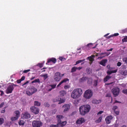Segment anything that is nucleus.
<instances>
[{
    "label": "nucleus",
    "instance_id": "nucleus-54",
    "mask_svg": "<svg viewBox=\"0 0 127 127\" xmlns=\"http://www.w3.org/2000/svg\"><path fill=\"white\" fill-rule=\"evenodd\" d=\"M69 87L68 86V85H65L64 86V88L65 89V90H67V89H69Z\"/></svg>",
    "mask_w": 127,
    "mask_h": 127
},
{
    "label": "nucleus",
    "instance_id": "nucleus-17",
    "mask_svg": "<svg viewBox=\"0 0 127 127\" xmlns=\"http://www.w3.org/2000/svg\"><path fill=\"white\" fill-rule=\"evenodd\" d=\"M67 124V122L66 121H60L58 123V125L59 127H63L64 126H65Z\"/></svg>",
    "mask_w": 127,
    "mask_h": 127
},
{
    "label": "nucleus",
    "instance_id": "nucleus-2",
    "mask_svg": "<svg viewBox=\"0 0 127 127\" xmlns=\"http://www.w3.org/2000/svg\"><path fill=\"white\" fill-rule=\"evenodd\" d=\"M82 94H83L82 89L76 88L72 91L71 94V97L72 99H78V98H80L82 96Z\"/></svg>",
    "mask_w": 127,
    "mask_h": 127
},
{
    "label": "nucleus",
    "instance_id": "nucleus-20",
    "mask_svg": "<svg viewBox=\"0 0 127 127\" xmlns=\"http://www.w3.org/2000/svg\"><path fill=\"white\" fill-rule=\"evenodd\" d=\"M56 100L57 101L59 102V104H62V103H65V100L62 99L61 98L59 99V98H56Z\"/></svg>",
    "mask_w": 127,
    "mask_h": 127
},
{
    "label": "nucleus",
    "instance_id": "nucleus-44",
    "mask_svg": "<svg viewBox=\"0 0 127 127\" xmlns=\"http://www.w3.org/2000/svg\"><path fill=\"white\" fill-rule=\"evenodd\" d=\"M97 85H98V81L97 80H95L94 81V86L96 87V86H97Z\"/></svg>",
    "mask_w": 127,
    "mask_h": 127
},
{
    "label": "nucleus",
    "instance_id": "nucleus-41",
    "mask_svg": "<svg viewBox=\"0 0 127 127\" xmlns=\"http://www.w3.org/2000/svg\"><path fill=\"white\" fill-rule=\"evenodd\" d=\"M78 104H79V101L78 100L74 101V106H77V105H78Z\"/></svg>",
    "mask_w": 127,
    "mask_h": 127
},
{
    "label": "nucleus",
    "instance_id": "nucleus-16",
    "mask_svg": "<svg viewBox=\"0 0 127 127\" xmlns=\"http://www.w3.org/2000/svg\"><path fill=\"white\" fill-rule=\"evenodd\" d=\"M21 117H22V118H23V119H30V114H29L28 113H25L23 114H22Z\"/></svg>",
    "mask_w": 127,
    "mask_h": 127
},
{
    "label": "nucleus",
    "instance_id": "nucleus-60",
    "mask_svg": "<svg viewBox=\"0 0 127 127\" xmlns=\"http://www.w3.org/2000/svg\"><path fill=\"white\" fill-rule=\"evenodd\" d=\"M103 113H104V112H103V111H99V112L98 113L97 115H102V114H103Z\"/></svg>",
    "mask_w": 127,
    "mask_h": 127
},
{
    "label": "nucleus",
    "instance_id": "nucleus-49",
    "mask_svg": "<svg viewBox=\"0 0 127 127\" xmlns=\"http://www.w3.org/2000/svg\"><path fill=\"white\" fill-rule=\"evenodd\" d=\"M22 81H24V80H25V76H23L21 77V78L20 79Z\"/></svg>",
    "mask_w": 127,
    "mask_h": 127
},
{
    "label": "nucleus",
    "instance_id": "nucleus-55",
    "mask_svg": "<svg viewBox=\"0 0 127 127\" xmlns=\"http://www.w3.org/2000/svg\"><path fill=\"white\" fill-rule=\"evenodd\" d=\"M29 83V81H27L26 82H25L24 84H23L22 86L24 87L25 85H26L27 84H28Z\"/></svg>",
    "mask_w": 127,
    "mask_h": 127
},
{
    "label": "nucleus",
    "instance_id": "nucleus-15",
    "mask_svg": "<svg viewBox=\"0 0 127 127\" xmlns=\"http://www.w3.org/2000/svg\"><path fill=\"white\" fill-rule=\"evenodd\" d=\"M85 119L83 118H81L78 119L76 123L77 125H82V124L85 123Z\"/></svg>",
    "mask_w": 127,
    "mask_h": 127
},
{
    "label": "nucleus",
    "instance_id": "nucleus-45",
    "mask_svg": "<svg viewBox=\"0 0 127 127\" xmlns=\"http://www.w3.org/2000/svg\"><path fill=\"white\" fill-rule=\"evenodd\" d=\"M38 66H39V67H40V68H42V67H43V64H42V63L39 64H38Z\"/></svg>",
    "mask_w": 127,
    "mask_h": 127
},
{
    "label": "nucleus",
    "instance_id": "nucleus-21",
    "mask_svg": "<svg viewBox=\"0 0 127 127\" xmlns=\"http://www.w3.org/2000/svg\"><path fill=\"white\" fill-rule=\"evenodd\" d=\"M30 91L33 93V94H35V93L37 92V89L35 88L34 87H33L30 89Z\"/></svg>",
    "mask_w": 127,
    "mask_h": 127
},
{
    "label": "nucleus",
    "instance_id": "nucleus-63",
    "mask_svg": "<svg viewBox=\"0 0 127 127\" xmlns=\"http://www.w3.org/2000/svg\"><path fill=\"white\" fill-rule=\"evenodd\" d=\"M34 79H35V76H33V77H32L30 78V80H34Z\"/></svg>",
    "mask_w": 127,
    "mask_h": 127
},
{
    "label": "nucleus",
    "instance_id": "nucleus-38",
    "mask_svg": "<svg viewBox=\"0 0 127 127\" xmlns=\"http://www.w3.org/2000/svg\"><path fill=\"white\" fill-rule=\"evenodd\" d=\"M122 42H127V36H126L122 39Z\"/></svg>",
    "mask_w": 127,
    "mask_h": 127
},
{
    "label": "nucleus",
    "instance_id": "nucleus-31",
    "mask_svg": "<svg viewBox=\"0 0 127 127\" xmlns=\"http://www.w3.org/2000/svg\"><path fill=\"white\" fill-rule=\"evenodd\" d=\"M100 101L97 100V99H93L92 100L93 104H100Z\"/></svg>",
    "mask_w": 127,
    "mask_h": 127
},
{
    "label": "nucleus",
    "instance_id": "nucleus-14",
    "mask_svg": "<svg viewBox=\"0 0 127 127\" xmlns=\"http://www.w3.org/2000/svg\"><path fill=\"white\" fill-rule=\"evenodd\" d=\"M56 84L50 85L48 86L47 91L48 92H51L53 89H55L56 88Z\"/></svg>",
    "mask_w": 127,
    "mask_h": 127
},
{
    "label": "nucleus",
    "instance_id": "nucleus-11",
    "mask_svg": "<svg viewBox=\"0 0 127 127\" xmlns=\"http://www.w3.org/2000/svg\"><path fill=\"white\" fill-rule=\"evenodd\" d=\"M63 109H64V113H67L69 110H70V105L65 104L63 106Z\"/></svg>",
    "mask_w": 127,
    "mask_h": 127
},
{
    "label": "nucleus",
    "instance_id": "nucleus-59",
    "mask_svg": "<svg viewBox=\"0 0 127 127\" xmlns=\"http://www.w3.org/2000/svg\"><path fill=\"white\" fill-rule=\"evenodd\" d=\"M3 105H4V102H2L0 104V108H2L3 107Z\"/></svg>",
    "mask_w": 127,
    "mask_h": 127
},
{
    "label": "nucleus",
    "instance_id": "nucleus-52",
    "mask_svg": "<svg viewBox=\"0 0 127 127\" xmlns=\"http://www.w3.org/2000/svg\"><path fill=\"white\" fill-rule=\"evenodd\" d=\"M114 113L116 114V115H117L118 116V115H119L120 114V112L119 111H114Z\"/></svg>",
    "mask_w": 127,
    "mask_h": 127
},
{
    "label": "nucleus",
    "instance_id": "nucleus-25",
    "mask_svg": "<svg viewBox=\"0 0 127 127\" xmlns=\"http://www.w3.org/2000/svg\"><path fill=\"white\" fill-rule=\"evenodd\" d=\"M111 78H112V76L110 75H107L104 79V82H107V81H109Z\"/></svg>",
    "mask_w": 127,
    "mask_h": 127
},
{
    "label": "nucleus",
    "instance_id": "nucleus-51",
    "mask_svg": "<svg viewBox=\"0 0 127 127\" xmlns=\"http://www.w3.org/2000/svg\"><path fill=\"white\" fill-rule=\"evenodd\" d=\"M111 37H114V35H111L110 36H107L106 37L107 39H110V38H111Z\"/></svg>",
    "mask_w": 127,
    "mask_h": 127
},
{
    "label": "nucleus",
    "instance_id": "nucleus-24",
    "mask_svg": "<svg viewBox=\"0 0 127 127\" xmlns=\"http://www.w3.org/2000/svg\"><path fill=\"white\" fill-rule=\"evenodd\" d=\"M117 72H118V69H115L114 70L108 71L107 74L108 75H111V74H113V73H117Z\"/></svg>",
    "mask_w": 127,
    "mask_h": 127
},
{
    "label": "nucleus",
    "instance_id": "nucleus-62",
    "mask_svg": "<svg viewBox=\"0 0 127 127\" xmlns=\"http://www.w3.org/2000/svg\"><path fill=\"white\" fill-rule=\"evenodd\" d=\"M91 45H92V43H89V44H88L87 45H86V47H89Z\"/></svg>",
    "mask_w": 127,
    "mask_h": 127
},
{
    "label": "nucleus",
    "instance_id": "nucleus-30",
    "mask_svg": "<svg viewBox=\"0 0 127 127\" xmlns=\"http://www.w3.org/2000/svg\"><path fill=\"white\" fill-rule=\"evenodd\" d=\"M102 120H103V117H100L99 118V119L98 120H97L95 121V123L96 124H99V123H101V122H102Z\"/></svg>",
    "mask_w": 127,
    "mask_h": 127
},
{
    "label": "nucleus",
    "instance_id": "nucleus-26",
    "mask_svg": "<svg viewBox=\"0 0 127 127\" xmlns=\"http://www.w3.org/2000/svg\"><path fill=\"white\" fill-rule=\"evenodd\" d=\"M95 56L93 55L92 56L88 57V59H89L90 62L92 63L94 61V59L95 58Z\"/></svg>",
    "mask_w": 127,
    "mask_h": 127
},
{
    "label": "nucleus",
    "instance_id": "nucleus-33",
    "mask_svg": "<svg viewBox=\"0 0 127 127\" xmlns=\"http://www.w3.org/2000/svg\"><path fill=\"white\" fill-rule=\"evenodd\" d=\"M84 61H85V60H78L76 62L75 65H77V64H80V63H82V62H84Z\"/></svg>",
    "mask_w": 127,
    "mask_h": 127
},
{
    "label": "nucleus",
    "instance_id": "nucleus-27",
    "mask_svg": "<svg viewBox=\"0 0 127 127\" xmlns=\"http://www.w3.org/2000/svg\"><path fill=\"white\" fill-rule=\"evenodd\" d=\"M34 106H36V107H40V106H41V103L38 101H35Z\"/></svg>",
    "mask_w": 127,
    "mask_h": 127
},
{
    "label": "nucleus",
    "instance_id": "nucleus-53",
    "mask_svg": "<svg viewBox=\"0 0 127 127\" xmlns=\"http://www.w3.org/2000/svg\"><path fill=\"white\" fill-rule=\"evenodd\" d=\"M4 113H5V108L1 111V114H4Z\"/></svg>",
    "mask_w": 127,
    "mask_h": 127
},
{
    "label": "nucleus",
    "instance_id": "nucleus-34",
    "mask_svg": "<svg viewBox=\"0 0 127 127\" xmlns=\"http://www.w3.org/2000/svg\"><path fill=\"white\" fill-rule=\"evenodd\" d=\"M39 82H40L39 78H37V79H35L34 81H32L31 83L32 84H34V83H39Z\"/></svg>",
    "mask_w": 127,
    "mask_h": 127
},
{
    "label": "nucleus",
    "instance_id": "nucleus-47",
    "mask_svg": "<svg viewBox=\"0 0 127 127\" xmlns=\"http://www.w3.org/2000/svg\"><path fill=\"white\" fill-rule=\"evenodd\" d=\"M117 66L118 67H121V66H122V63L120 62H119L118 63H117Z\"/></svg>",
    "mask_w": 127,
    "mask_h": 127
},
{
    "label": "nucleus",
    "instance_id": "nucleus-36",
    "mask_svg": "<svg viewBox=\"0 0 127 127\" xmlns=\"http://www.w3.org/2000/svg\"><path fill=\"white\" fill-rule=\"evenodd\" d=\"M122 75H123V76H127V70H124L121 72Z\"/></svg>",
    "mask_w": 127,
    "mask_h": 127
},
{
    "label": "nucleus",
    "instance_id": "nucleus-22",
    "mask_svg": "<svg viewBox=\"0 0 127 127\" xmlns=\"http://www.w3.org/2000/svg\"><path fill=\"white\" fill-rule=\"evenodd\" d=\"M63 116L62 115H57V119L58 120V123H59L60 122H61V120L63 119Z\"/></svg>",
    "mask_w": 127,
    "mask_h": 127
},
{
    "label": "nucleus",
    "instance_id": "nucleus-5",
    "mask_svg": "<svg viewBox=\"0 0 127 127\" xmlns=\"http://www.w3.org/2000/svg\"><path fill=\"white\" fill-rule=\"evenodd\" d=\"M111 92L114 95V97H118L120 95V88L115 87L112 89Z\"/></svg>",
    "mask_w": 127,
    "mask_h": 127
},
{
    "label": "nucleus",
    "instance_id": "nucleus-56",
    "mask_svg": "<svg viewBox=\"0 0 127 127\" xmlns=\"http://www.w3.org/2000/svg\"><path fill=\"white\" fill-rule=\"evenodd\" d=\"M0 92L1 93L0 96H3V95H4V93L2 90H0Z\"/></svg>",
    "mask_w": 127,
    "mask_h": 127
},
{
    "label": "nucleus",
    "instance_id": "nucleus-1",
    "mask_svg": "<svg viewBox=\"0 0 127 127\" xmlns=\"http://www.w3.org/2000/svg\"><path fill=\"white\" fill-rule=\"evenodd\" d=\"M90 110H91L90 105H82L79 107V114L81 116H85L90 112Z\"/></svg>",
    "mask_w": 127,
    "mask_h": 127
},
{
    "label": "nucleus",
    "instance_id": "nucleus-40",
    "mask_svg": "<svg viewBox=\"0 0 127 127\" xmlns=\"http://www.w3.org/2000/svg\"><path fill=\"white\" fill-rule=\"evenodd\" d=\"M86 71L87 74H91V70H90V68H86Z\"/></svg>",
    "mask_w": 127,
    "mask_h": 127
},
{
    "label": "nucleus",
    "instance_id": "nucleus-50",
    "mask_svg": "<svg viewBox=\"0 0 127 127\" xmlns=\"http://www.w3.org/2000/svg\"><path fill=\"white\" fill-rule=\"evenodd\" d=\"M117 109H118V106H115L113 108V110L114 112L115 111H116V110H117Z\"/></svg>",
    "mask_w": 127,
    "mask_h": 127
},
{
    "label": "nucleus",
    "instance_id": "nucleus-4",
    "mask_svg": "<svg viewBox=\"0 0 127 127\" xmlns=\"http://www.w3.org/2000/svg\"><path fill=\"white\" fill-rule=\"evenodd\" d=\"M93 96V91L91 89H88L85 91L84 97L87 100L90 99Z\"/></svg>",
    "mask_w": 127,
    "mask_h": 127
},
{
    "label": "nucleus",
    "instance_id": "nucleus-6",
    "mask_svg": "<svg viewBox=\"0 0 127 127\" xmlns=\"http://www.w3.org/2000/svg\"><path fill=\"white\" fill-rule=\"evenodd\" d=\"M15 117H12L11 118V121L13 122V121H16L18 120V118L20 116V113L19 111H16L14 112Z\"/></svg>",
    "mask_w": 127,
    "mask_h": 127
},
{
    "label": "nucleus",
    "instance_id": "nucleus-46",
    "mask_svg": "<svg viewBox=\"0 0 127 127\" xmlns=\"http://www.w3.org/2000/svg\"><path fill=\"white\" fill-rule=\"evenodd\" d=\"M30 69H26V70H25L23 71V73H28V72H30Z\"/></svg>",
    "mask_w": 127,
    "mask_h": 127
},
{
    "label": "nucleus",
    "instance_id": "nucleus-37",
    "mask_svg": "<svg viewBox=\"0 0 127 127\" xmlns=\"http://www.w3.org/2000/svg\"><path fill=\"white\" fill-rule=\"evenodd\" d=\"M3 123H4V119L2 118H0V126H1Z\"/></svg>",
    "mask_w": 127,
    "mask_h": 127
},
{
    "label": "nucleus",
    "instance_id": "nucleus-23",
    "mask_svg": "<svg viewBox=\"0 0 127 127\" xmlns=\"http://www.w3.org/2000/svg\"><path fill=\"white\" fill-rule=\"evenodd\" d=\"M61 97H64V96H65L66 95V91L64 90H62L59 93Z\"/></svg>",
    "mask_w": 127,
    "mask_h": 127
},
{
    "label": "nucleus",
    "instance_id": "nucleus-10",
    "mask_svg": "<svg viewBox=\"0 0 127 127\" xmlns=\"http://www.w3.org/2000/svg\"><path fill=\"white\" fill-rule=\"evenodd\" d=\"M87 80H88V83H89V84L93 82V79H92L91 78H88V77H86V76H83L81 78H80V82H85V81H86Z\"/></svg>",
    "mask_w": 127,
    "mask_h": 127
},
{
    "label": "nucleus",
    "instance_id": "nucleus-9",
    "mask_svg": "<svg viewBox=\"0 0 127 127\" xmlns=\"http://www.w3.org/2000/svg\"><path fill=\"white\" fill-rule=\"evenodd\" d=\"M14 89V87H13V85H9L6 90V94H11V93H12V91H13Z\"/></svg>",
    "mask_w": 127,
    "mask_h": 127
},
{
    "label": "nucleus",
    "instance_id": "nucleus-48",
    "mask_svg": "<svg viewBox=\"0 0 127 127\" xmlns=\"http://www.w3.org/2000/svg\"><path fill=\"white\" fill-rule=\"evenodd\" d=\"M50 127H59V126L58 124V125H51L50 126Z\"/></svg>",
    "mask_w": 127,
    "mask_h": 127
},
{
    "label": "nucleus",
    "instance_id": "nucleus-3",
    "mask_svg": "<svg viewBox=\"0 0 127 127\" xmlns=\"http://www.w3.org/2000/svg\"><path fill=\"white\" fill-rule=\"evenodd\" d=\"M64 76V74H61L60 72H57L55 73L54 76V79L56 82H60V81L62 79V77Z\"/></svg>",
    "mask_w": 127,
    "mask_h": 127
},
{
    "label": "nucleus",
    "instance_id": "nucleus-61",
    "mask_svg": "<svg viewBox=\"0 0 127 127\" xmlns=\"http://www.w3.org/2000/svg\"><path fill=\"white\" fill-rule=\"evenodd\" d=\"M44 78H45V79H47L48 78V76L47 74H45L44 76Z\"/></svg>",
    "mask_w": 127,
    "mask_h": 127
},
{
    "label": "nucleus",
    "instance_id": "nucleus-43",
    "mask_svg": "<svg viewBox=\"0 0 127 127\" xmlns=\"http://www.w3.org/2000/svg\"><path fill=\"white\" fill-rule=\"evenodd\" d=\"M123 62H125V63H126V64H127V58H123Z\"/></svg>",
    "mask_w": 127,
    "mask_h": 127
},
{
    "label": "nucleus",
    "instance_id": "nucleus-19",
    "mask_svg": "<svg viewBox=\"0 0 127 127\" xmlns=\"http://www.w3.org/2000/svg\"><path fill=\"white\" fill-rule=\"evenodd\" d=\"M108 62V60L103 59L100 62L99 64L102 65V66H106V64Z\"/></svg>",
    "mask_w": 127,
    "mask_h": 127
},
{
    "label": "nucleus",
    "instance_id": "nucleus-28",
    "mask_svg": "<svg viewBox=\"0 0 127 127\" xmlns=\"http://www.w3.org/2000/svg\"><path fill=\"white\" fill-rule=\"evenodd\" d=\"M78 70V67H76V66H74L73 67H72L71 70V73H73L74 72H76V71Z\"/></svg>",
    "mask_w": 127,
    "mask_h": 127
},
{
    "label": "nucleus",
    "instance_id": "nucleus-8",
    "mask_svg": "<svg viewBox=\"0 0 127 127\" xmlns=\"http://www.w3.org/2000/svg\"><path fill=\"white\" fill-rule=\"evenodd\" d=\"M30 111L33 114H34V115L39 114V108L35 107V106H32L30 108Z\"/></svg>",
    "mask_w": 127,
    "mask_h": 127
},
{
    "label": "nucleus",
    "instance_id": "nucleus-12",
    "mask_svg": "<svg viewBox=\"0 0 127 127\" xmlns=\"http://www.w3.org/2000/svg\"><path fill=\"white\" fill-rule=\"evenodd\" d=\"M50 62H52L53 63H54V64H55V63L57 62V60H56V58H52L51 59H48V61L46 63V64L47 65L48 64H49Z\"/></svg>",
    "mask_w": 127,
    "mask_h": 127
},
{
    "label": "nucleus",
    "instance_id": "nucleus-64",
    "mask_svg": "<svg viewBox=\"0 0 127 127\" xmlns=\"http://www.w3.org/2000/svg\"><path fill=\"white\" fill-rule=\"evenodd\" d=\"M107 51H113V48H111V49H110L109 50H107Z\"/></svg>",
    "mask_w": 127,
    "mask_h": 127
},
{
    "label": "nucleus",
    "instance_id": "nucleus-35",
    "mask_svg": "<svg viewBox=\"0 0 127 127\" xmlns=\"http://www.w3.org/2000/svg\"><path fill=\"white\" fill-rule=\"evenodd\" d=\"M59 60H61V61L62 62H63V61H65V60H66V58H64V57H60L59 58Z\"/></svg>",
    "mask_w": 127,
    "mask_h": 127
},
{
    "label": "nucleus",
    "instance_id": "nucleus-42",
    "mask_svg": "<svg viewBox=\"0 0 127 127\" xmlns=\"http://www.w3.org/2000/svg\"><path fill=\"white\" fill-rule=\"evenodd\" d=\"M44 106H45V107H46L47 108H49V107H50V105H49V104L48 103H45L44 104Z\"/></svg>",
    "mask_w": 127,
    "mask_h": 127
},
{
    "label": "nucleus",
    "instance_id": "nucleus-13",
    "mask_svg": "<svg viewBox=\"0 0 127 127\" xmlns=\"http://www.w3.org/2000/svg\"><path fill=\"white\" fill-rule=\"evenodd\" d=\"M113 119V116L111 115L108 116L105 119V121L107 124V125H110L111 124V121H112V119Z\"/></svg>",
    "mask_w": 127,
    "mask_h": 127
},
{
    "label": "nucleus",
    "instance_id": "nucleus-29",
    "mask_svg": "<svg viewBox=\"0 0 127 127\" xmlns=\"http://www.w3.org/2000/svg\"><path fill=\"white\" fill-rule=\"evenodd\" d=\"M18 124L19 126H24L25 122H24V121L21 120L19 121Z\"/></svg>",
    "mask_w": 127,
    "mask_h": 127
},
{
    "label": "nucleus",
    "instance_id": "nucleus-18",
    "mask_svg": "<svg viewBox=\"0 0 127 127\" xmlns=\"http://www.w3.org/2000/svg\"><path fill=\"white\" fill-rule=\"evenodd\" d=\"M68 81H69V79L64 78V80H63L61 82H60L58 84V85H57V87H60V86H61V85H62V84H63V83H67V82H68Z\"/></svg>",
    "mask_w": 127,
    "mask_h": 127
},
{
    "label": "nucleus",
    "instance_id": "nucleus-7",
    "mask_svg": "<svg viewBox=\"0 0 127 127\" xmlns=\"http://www.w3.org/2000/svg\"><path fill=\"white\" fill-rule=\"evenodd\" d=\"M43 123L40 121H33L32 122V126L33 127H42Z\"/></svg>",
    "mask_w": 127,
    "mask_h": 127
},
{
    "label": "nucleus",
    "instance_id": "nucleus-32",
    "mask_svg": "<svg viewBox=\"0 0 127 127\" xmlns=\"http://www.w3.org/2000/svg\"><path fill=\"white\" fill-rule=\"evenodd\" d=\"M26 94L28 96H32L33 95V93H32L30 90H27L26 91Z\"/></svg>",
    "mask_w": 127,
    "mask_h": 127
},
{
    "label": "nucleus",
    "instance_id": "nucleus-58",
    "mask_svg": "<svg viewBox=\"0 0 127 127\" xmlns=\"http://www.w3.org/2000/svg\"><path fill=\"white\" fill-rule=\"evenodd\" d=\"M22 81L20 79L17 80V84H20L21 83Z\"/></svg>",
    "mask_w": 127,
    "mask_h": 127
},
{
    "label": "nucleus",
    "instance_id": "nucleus-57",
    "mask_svg": "<svg viewBox=\"0 0 127 127\" xmlns=\"http://www.w3.org/2000/svg\"><path fill=\"white\" fill-rule=\"evenodd\" d=\"M113 35V36H119V35H120V34H119V33H115L114 35Z\"/></svg>",
    "mask_w": 127,
    "mask_h": 127
},
{
    "label": "nucleus",
    "instance_id": "nucleus-39",
    "mask_svg": "<svg viewBox=\"0 0 127 127\" xmlns=\"http://www.w3.org/2000/svg\"><path fill=\"white\" fill-rule=\"evenodd\" d=\"M122 93L125 95H127V89H124L122 90Z\"/></svg>",
    "mask_w": 127,
    "mask_h": 127
}]
</instances>
